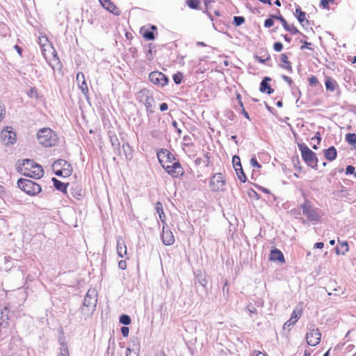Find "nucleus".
Returning <instances> with one entry per match:
<instances>
[{
  "instance_id": "f257e3e1",
  "label": "nucleus",
  "mask_w": 356,
  "mask_h": 356,
  "mask_svg": "<svg viewBox=\"0 0 356 356\" xmlns=\"http://www.w3.org/2000/svg\"><path fill=\"white\" fill-rule=\"evenodd\" d=\"M159 163L165 171L174 178H179L184 175V170L179 162L175 161L172 153L165 149L157 152Z\"/></svg>"
},
{
  "instance_id": "f03ea898",
  "label": "nucleus",
  "mask_w": 356,
  "mask_h": 356,
  "mask_svg": "<svg viewBox=\"0 0 356 356\" xmlns=\"http://www.w3.org/2000/svg\"><path fill=\"white\" fill-rule=\"evenodd\" d=\"M18 171L24 176L34 179H40L44 175L42 167L30 159L23 160L18 166Z\"/></svg>"
},
{
  "instance_id": "7ed1b4c3",
  "label": "nucleus",
  "mask_w": 356,
  "mask_h": 356,
  "mask_svg": "<svg viewBox=\"0 0 356 356\" xmlns=\"http://www.w3.org/2000/svg\"><path fill=\"white\" fill-rule=\"evenodd\" d=\"M39 143L45 147H53L58 143L57 134L49 128L40 129L37 134Z\"/></svg>"
},
{
  "instance_id": "20e7f679",
  "label": "nucleus",
  "mask_w": 356,
  "mask_h": 356,
  "mask_svg": "<svg viewBox=\"0 0 356 356\" xmlns=\"http://www.w3.org/2000/svg\"><path fill=\"white\" fill-rule=\"evenodd\" d=\"M298 147L300 151L302 159L305 162V163L312 168H316L318 166V160L316 156V154L312 151L305 143H298Z\"/></svg>"
},
{
  "instance_id": "39448f33",
  "label": "nucleus",
  "mask_w": 356,
  "mask_h": 356,
  "mask_svg": "<svg viewBox=\"0 0 356 356\" xmlns=\"http://www.w3.org/2000/svg\"><path fill=\"white\" fill-rule=\"evenodd\" d=\"M17 185L24 193L29 195H35L41 191V187L37 183L27 179H19Z\"/></svg>"
},
{
  "instance_id": "423d86ee",
  "label": "nucleus",
  "mask_w": 356,
  "mask_h": 356,
  "mask_svg": "<svg viewBox=\"0 0 356 356\" xmlns=\"http://www.w3.org/2000/svg\"><path fill=\"white\" fill-rule=\"evenodd\" d=\"M53 169L56 175L63 177H68L72 173L71 164L63 159L55 161L53 164Z\"/></svg>"
},
{
  "instance_id": "0eeeda50",
  "label": "nucleus",
  "mask_w": 356,
  "mask_h": 356,
  "mask_svg": "<svg viewBox=\"0 0 356 356\" xmlns=\"http://www.w3.org/2000/svg\"><path fill=\"white\" fill-rule=\"evenodd\" d=\"M302 213L305 215L307 220L312 222H318L321 218L318 210L314 207L309 200H305L301 205Z\"/></svg>"
},
{
  "instance_id": "6e6552de",
  "label": "nucleus",
  "mask_w": 356,
  "mask_h": 356,
  "mask_svg": "<svg viewBox=\"0 0 356 356\" xmlns=\"http://www.w3.org/2000/svg\"><path fill=\"white\" fill-rule=\"evenodd\" d=\"M41 50L45 60L52 67H54L59 63L58 56L52 44H48L47 47Z\"/></svg>"
},
{
  "instance_id": "1a4fd4ad",
  "label": "nucleus",
  "mask_w": 356,
  "mask_h": 356,
  "mask_svg": "<svg viewBox=\"0 0 356 356\" xmlns=\"http://www.w3.org/2000/svg\"><path fill=\"white\" fill-rule=\"evenodd\" d=\"M226 181L222 173L214 174L209 181V186L214 192L223 191L225 186Z\"/></svg>"
},
{
  "instance_id": "9d476101",
  "label": "nucleus",
  "mask_w": 356,
  "mask_h": 356,
  "mask_svg": "<svg viewBox=\"0 0 356 356\" xmlns=\"http://www.w3.org/2000/svg\"><path fill=\"white\" fill-rule=\"evenodd\" d=\"M149 81L158 87L163 88L168 84L169 79L163 73L154 71L149 74Z\"/></svg>"
},
{
  "instance_id": "9b49d317",
  "label": "nucleus",
  "mask_w": 356,
  "mask_h": 356,
  "mask_svg": "<svg viewBox=\"0 0 356 356\" xmlns=\"http://www.w3.org/2000/svg\"><path fill=\"white\" fill-rule=\"evenodd\" d=\"M321 334L319 330L314 327H310L306 334L307 342L312 346L318 345L321 341Z\"/></svg>"
},
{
  "instance_id": "f8f14e48",
  "label": "nucleus",
  "mask_w": 356,
  "mask_h": 356,
  "mask_svg": "<svg viewBox=\"0 0 356 356\" xmlns=\"http://www.w3.org/2000/svg\"><path fill=\"white\" fill-rule=\"evenodd\" d=\"M143 95L141 97V102L144 103L145 108L148 113H153L154 112V99L149 92L145 90L141 91Z\"/></svg>"
},
{
  "instance_id": "ddd939ff",
  "label": "nucleus",
  "mask_w": 356,
  "mask_h": 356,
  "mask_svg": "<svg viewBox=\"0 0 356 356\" xmlns=\"http://www.w3.org/2000/svg\"><path fill=\"white\" fill-rule=\"evenodd\" d=\"M1 137L6 145H13L17 140L15 132L13 131L10 127H6V129L2 130Z\"/></svg>"
},
{
  "instance_id": "4468645a",
  "label": "nucleus",
  "mask_w": 356,
  "mask_h": 356,
  "mask_svg": "<svg viewBox=\"0 0 356 356\" xmlns=\"http://www.w3.org/2000/svg\"><path fill=\"white\" fill-rule=\"evenodd\" d=\"M97 302V291H87L83 305L90 307L96 308Z\"/></svg>"
},
{
  "instance_id": "2eb2a0df",
  "label": "nucleus",
  "mask_w": 356,
  "mask_h": 356,
  "mask_svg": "<svg viewBox=\"0 0 356 356\" xmlns=\"http://www.w3.org/2000/svg\"><path fill=\"white\" fill-rule=\"evenodd\" d=\"M161 238L165 245H171L175 243V236L172 232L168 228V225L163 226Z\"/></svg>"
},
{
  "instance_id": "dca6fc26",
  "label": "nucleus",
  "mask_w": 356,
  "mask_h": 356,
  "mask_svg": "<svg viewBox=\"0 0 356 356\" xmlns=\"http://www.w3.org/2000/svg\"><path fill=\"white\" fill-rule=\"evenodd\" d=\"M76 80L82 93L88 97L89 95V90L84 74L82 72L77 73Z\"/></svg>"
},
{
  "instance_id": "f3484780",
  "label": "nucleus",
  "mask_w": 356,
  "mask_h": 356,
  "mask_svg": "<svg viewBox=\"0 0 356 356\" xmlns=\"http://www.w3.org/2000/svg\"><path fill=\"white\" fill-rule=\"evenodd\" d=\"M99 1L102 7L110 13L115 15H119L120 14L119 8L111 0H99Z\"/></svg>"
},
{
  "instance_id": "a211bd4d",
  "label": "nucleus",
  "mask_w": 356,
  "mask_h": 356,
  "mask_svg": "<svg viewBox=\"0 0 356 356\" xmlns=\"http://www.w3.org/2000/svg\"><path fill=\"white\" fill-rule=\"evenodd\" d=\"M95 310V308L90 307L89 306L83 305L81 308L80 318L83 321L90 319Z\"/></svg>"
},
{
  "instance_id": "6ab92c4d",
  "label": "nucleus",
  "mask_w": 356,
  "mask_h": 356,
  "mask_svg": "<svg viewBox=\"0 0 356 356\" xmlns=\"http://www.w3.org/2000/svg\"><path fill=\"white\" fill-rule=\"evenodd\" d=\"M280 67L281 68L286 70L289 72H291L293 71L291 63L286 54H282L280 56Z\"/></svg>"
},
{
  "instance_id": "aec40b11",
  "label": "nucleus",
  "mask_w": 356,
  "mask_h": 356,
  "mask_svg": "<svg viewBox=\"0 0 356 356\" xmlns=\"http://www.w3.org/2000/svg\"><path fill=\"white\" fill-rule=\"evenodd\" d=\"M295 15L302 26H307L309 25V23L306 17V13L300 7L296 8Z\"/></svg>"
},
{
  "instance_id": "412c9836",
  "label": "nucleus",
  "mask_w": 356,
  "mask_h": 356,
  "mask_svg": "<svg viewBox=\"0 0 356 356\" xmlns=\"http://www.w3.org/2000/svg\"><path fill=\"white\" fill-rule=\"evenodd\" d=\"M271 81V79L270 77H265L261 84L259 90L261 92H266L268 95L272 94L274 92V90L271 88L270 85L269 84V82Z\"/></svg>"
},
{
  "instance_id": "4be33fe9",
  "label": "nucleus",
  "mask_w": 356,
  "mask_h": 356,
  "mask_svg": "<svg viewBox=\"0 0 356 356\" xmlns=\"http://www.w3.org/2000/svg\"><path fill=\"white\" fill-rule=\"evenodd\" d=\"M127 245L125 241L119 237L117 240V253L120 257H123L127 254Z\"/></svg>"
},
{
  "instance_id": "5701e85b",
  "label": "nucleus",
  "mask_w": 356,
  "mask_h": 356,
  "mask_svg": "<svg viewBox=\"0 0 356 356\" xmlns=\"http://www.w3.org/2000/svg\"><path fill=\"white\" fill-rule=\"evenodd\" d=\"M270 259L274 261H279L282 264L285 262V259L282 252L278 249H274L271 250Z\"/></svg>"
},
{
  "instance_id": "b1692460",
  "label": "nucleus",
  "mask_w": 356,
  "mask_h": 356,
  "mask_svg": "<svg viewBox=\"0 0 356 356\" xmlns=\"http://www.w3.org/2000/svg\"><path fill=\"white\" fill-rule=\"evenodd\" d=\"M301 314V310H294L291 314V318L284 323V329H286V327H290L291 326L293 325L297 322L298 318L300 317Z\"/></svg>"
},
{
  "instance_id": "393cba45",
  "label": "nucleus",
  "mask_w": 356,
  "mask_h": 356,
  "mask_svg": "<svg viewBox=\"0 0 356 356\" xmlns=\"http://www.w3.org/2000/svg\"><path fill=\"white\" fill-rule=\"evenodd\" d=\"M324 157L329 161H334L337 156V149L332 146L327 149L323 150Z\"/></svg>"
},
{
  "instance_id": "a878e982",
  "label": "nucleus",
  "mask_w": 356,
  "mask_h": 356,
  "mask_svg": "<svg viewBox=\"0 0 356 356\" xmlns=\"http://www.w3.org/2000/svg\"><path fill=\"white\" fill-rule=\"evenodd\" d=\"M60 348L58 356H70L69 349L67 343L65 341L64 338L59 339Z\"/></svg>"
},
{
  "instance_id": "bb28decb",
  "label": "nucleus",
  "mask_w": 356,
  "mask_h": 356,
  "mask_svg": "<svg viewBox=\"0 0 356 356\" xmlns=\"http://www.w3.org/2000/svg\"><path fill=\"white\" fill-rule=\"evenodd\" d=\"M325 85L326 90L330 92L334 91L338 86L337 82L330 76H326Z\"/></svg>"
},
{
  "instance_id": "cd10ccee",
  "label": "nucleus",
  "mask_w": 356,
  "mask_h": 356,
  "mask_svg": "<svg viewBox=\"0 0 356 356\" xmlns=\"http://www.w3.org/2000/svg\"><path fill=\"white\" fill-rule=\"evenodd\" d=\"M52 181L54 183V187L56 189H58V191H60L63 193L67 192V187L68 186V184H64L56 178H53Z\"/></svg>"
},
{
  "instance_id": "c85d7f7f",
  "label": "nucleus",
  "mask_w": 356,
  "mask_h": 356,
  "mask_svg": "<svg viewBox=\"0 0 356 356\" xmlns=\"http://www.w3.org/2000/svg\"><path fill=\"white\" fill-rule=\"evenodd\" d=\"M9 310L7 307H4L3 310L0 312V325H3L4 323H7L8 320Z\"/></svg>"
},
{
  "instance_id": "c756f323",
  "label": "nucleus",
  "mask_w": 356,
  "mask_h": 356,
  "mask_svg": "<svg viewBox=\"0 0 356 356\" xmlns=\"http://www.w3.org/2000/svg\"><path fill=\"white\" fill-rule=\"evenodd\" d=\"M345 138L346 142L356 149V134H347Z\"/></svg>"
},
{
  "instance_id": "7c9ffc66",
  "label": "nucleus",
  "mask_w": 356,
  "mask_h": 356,
  "mask_svg": "<svg viewBox=\"0 0 356 356\" xmlns=\"http://www.w3.org/2000/svg\"><path fill=\"white\" fill-rule=\"evenodd\" d=\"M140 33L143 37L147 40H153L155 38L154 34L152 31L145 29L144 28H141Z\"/></svg>"
},
{
  "instance_id": "2f4dec72",
  "label": "nucleus",
  "mask_w": 356,
  "mask_h": 356,
  "mask_svg": "<svg viewBox=\"0 0 356 356\" xmlns=\"http://www.w3.org/2000/svg\"><path fill=\"white\" fill-rule=\"evenodd\" d=\"M155 209L156 212L159 213V218L162 222H164L165 220V214L163 211V208L161 202H157L156 203Z\"/></svg>"
},
{
  "instance_id": "473e14b6",
  "label": "nucleus",
  "mask_w": 356,
  "mask_h": 356,
  "mask_svg": "<svg viewBox=\"0 0 356 356\" xmlns=\"http://www.w3.org/2000/svg\"><path fill=\"white\" fill-rule=\"evenodd\" d=\"M38 42L40 44L41 49L47 47L48 44H51L49 41V39L45 35H40L38 38Z\"/></svg>"
},
{
  "instance_id": "72a5a7b5",
  "label": "nucleus",
  "mask_w": 356,
  "mask_h": 356,
  "mask_svg": "<svg viewBox=\"0 0 356 356\" xmlns=\"http://www.w3.org/2000/svg\"><path fill=\"white\" fill-rule=\"evenodd\" d=\"M340 248H337V253L345 254L348 251V244L346 241L340 243Z\"/></svg>"
},
{
  "instance_id": "f704fd0d",
  "label": "nucleus",
  "mask_w": 356,
  "mask_h": 356,
  "mask_svg": "<svg viewBox=\"0 0 356 356\" xmlns=\"http://www.w3.org/2000/svg\"><path fill=\"white\" fill-rule=\"evenodd\" d=\"M235 171H236V173L239 180L241 182L245 183L246 181V180H247V178H246V176H245V173L243 172L242 167L241 168L236 167Z\"/></svg>"
},
{
  "instance_id": "c9c22d12",
  "label": "nucleus",
  "mask_w": 356,
  "mask_h": 356,
  "mask_svg": "<svg viewBox=\"0 0 356 356\" xmlns=\"http://www.w3.org/2000/svg\"><path fill=\"white\" fill-rule=\"evenodd\" d=\"M186 5L191 9H198L200 1V0H186Z\"/></svg>"
},
{
  "instance_id": "e433bc0d",
  "label": "nucleus",
  "mask_w": 356,
  "mask_h": 356,
  "mask_svg": "<svg viewBox=\"0 0 356 356\" xmlns=\"http://www.w3.org/2000/svg\"><path fill=\"white\" fill-rule=\"evenodd\" d=\"M119 321L120 323H122L124 325H128L131 323V318L129 317V316H128L127 314H122L120 316Z\"/></svg>"
},
{
  "instance_id": "4c0bfd02",
  "label": "nucleus",
  "mask_w": 356,
  "mask_h": 356,
  "mask_svg": "<svg viewBox=\"0 0 356 356\" xmlns=\"http://www.w3.org/2000/svg\"><path fill=\"white\" fill-rule=\"evenodd\" d=\"M254 58L259 63H264L266 61L269 60L270 59V56L267 51H266L264 56H259L256 55L254 56Z\"/></svg>"
},
{
  "instance_id": "58836bf2",
  "label": "nucleus",
  "mask_w": 356,
  "mask_h": 356,
  "mask_svg": "<svg viewBox=\"0 0 356 356\" xmlns=\"http://www.w3.org/2000/svg\"><path fill=\"white\" fill-rule=\"evenodd\" d=\"M286 31H289L292 35H296L298 33H301L299 30L293 25V24H289L286 26L284 29Z\"/></svg>"
},
{
  "instance_id": "ea45409f",
  "label": "nucleus",
  "mask_w": 356,
  "mask_h": 356,
  "mask_svg": "<svg viewBox=\"0 0 356 356\" xmlns=\"http://www.w3.org/2000/svg\"><path fill=\"white\" fill-rule=\"evenodd\" d=\"M172 79L176 84H180L184 79V75L181 72H177L172 76Z\"/></svg>"
},
{
  "instance_id": "a19ab883",
  "label": "nucleus",
  "mask_w": 356,
  "mask_h": 356,
  "mask_svg": "<svg viewBox=\"0 0 356 356\" xmlns=\"http://www.w3.org/2000/svg\"><path fill=\"white\" fill-rule=\"evenodd\" d=\"M27 95L31 98H38V92L35 88H31L27 92Z\"/></svg>"
},
{
  "instance_id": "79ce46f5",
  "label": "nucleus",
  "mask_w": 356,
  "mask_h": 356,
  "mask_svg": "<svg viewBox=\"0 0 356 356\" xmlns=\"http://www.w3.org/2000/svg\"><path fill=\"white\" fill-rule=\"evenodd\" d=\"M232 163L234 169L236 170V167L241 168L242 165L241 164L240 158L238 156H234L232 158Z\"/></svg>"
},
{
  "instance_id": "37998d69",
  "label": "nucleus",
  "mask_w": 356,
  "mask_h": 356,
  "mask_svg": "<svg viewBox=\"0 0 356 356\" xmlns=\"http://www.w3.org/2000/svg\"><path fill=\"white\" fill-rule=\"evenodd\" d=\"M245 22V18L241 16H236L234 17V23L236 26H240Z\"/></svg>"
},
{
  "instance_id": "c03bdc74",
  "label": "nucleus",
  "mask_w": 356,
  "mask_h": 356,
  "mask_svg": "<svg viewBox=\"0 0 356 356\" xmlns=\"http://www.w3.org/2000/svg\"><path fill=\"white\" fill-rule=\"evenodd\" d=\"M308 81H309V83L310 84V86H316L319 83L316 76H315L314 75H312L311 76H309L308 78Z\"/></svg>"
},
{
  "instance_id": "a18cd8bd",
  "label": "nucleus",
  "mask_w": 356,
  "mask_h": 356,
  "mask_svg": "<svg viewBox=\"0 0 356 356\" xmlns=\"http://www.w3.org/2000/svg\"><path fill=\"white\" fill-rule=\"evenodd\" d=\"M334 0H321V6L325 9H329V4L333 3Z\"/></svg>"
},
{
  "instance_id": "49530a36",
  "label": "nucleus",
  "mask_w": 356,
  "mask_h": 356,
  "mask_svg": "<svg viewBox=\"0 0 356 356\" xmlns=\"http://www.w3.org/2000/svg\"><path fill=\"white\" fill-rule=\"evenodd\" d=\"M300 43L302 44L301 47H300V49L301 50H304L305 49H312L310 46L312 45V43L311 42H308L305 40H300Z\"/></svg>"
},
{
  "instance_id": "de8ad7c7",
  "label": "nucleus",
  "mask_w": 356,
  "mask_h": 356,
  "mask_svg": "<svg viewBox=\"0 0 356 356\" xmlns=\"http://www.w3.org/2000/svg\"><path fill=\"white\" fill-rule=\"evenodd\" d=\"M273 49L276 52H280L283 49V44L280 42H276L273 44Z\"/></svg>"
},
{
  "instance_id": "09e8293b",
  "label": "nucleus",
  "mask_w": 356,
  "mask_h": 356,
  "mask_svg": "<svg viewBox=\"0 0 356 356\" xmlns=\"http://www.w3.org/2000/svg\"><path fill=\"white\" fill-rule=\"evenodd\" d=\"M274 25V21L272 17L270 18L266 19L264 22V26L266 28L272 27Z\"/></svg>"
},
{
  "instance_id": "8fccbe9b",
  "label": "nucleus",
  "mask_w": 356,
  "mask_h": 356,
  "mask_svg": "<svg viewBox=\"0 0 356 356\" xmlns=\"http://www.w3.org/2000/svg\"><path fill=\"white\" fill-rule=\"evenodd\" d=\"M250 164L252 167L257 168H261V165L257 161V159L255 157H253L250 160Z\"/></svg>"
},
{
  "instance_id": "3c124183",
  "label": "nucleus",
  "mask_w": 356,
  "mask_h": 356,
  "mask_svg": "<svg viewBox=\"0 0 356 356\" xmlns=\"http://www.w3.org/2000/svg\"><path fill=\"white\" fill-rule=\"evenodd\" d=\"M121 332H122V334L124 337H128L129 335V329L128 327L127 326H123L122 328H121Z\"/></svg>"
},
{
  "instance_id": "603ef678",
  "label": "nucleus",
  "mask_w": 356,
  "mask_h": 356,
  "mask_svg": "<svg viewBox=\"0 0 356 356\" xmlns=\"http://www.w3.org/2000/svg\"><path fill=\"white\" fill-rule=\"evenodd\" d=\"M126 356H138V354L134 350H131L130 348H127L126 350Z\"/></svg>"
},
{
  "instance_id": "864d4df0",
  "label": "nucleus",
  "mask_w": 356,
  "mask_h": 356,
  "mask_svg": "<svg viewBox=\"0 0 356 356\" xmlns=\"http://www.w3.org/2000/svg\"><path fill=\"white\" fill-rule=\"evenodd\" d=\"M118 267L122 270H125L127 268V262L124 260H121L118 262Z\"/></svg>"
},
{
  "instance_id": "5fc2aeb1",
  "label": "nucleus",
  "mask_w": 356,
  "mask_h": 356,
  "mask_svg": "<svg viewBox=\"0 0 356 356\" xmlns=\"http://www.w3.org/2000/svg\"><path fill=\"white\" fill-rule=\"evenodd\" d=\"M5 108L4 106L2 105L1 103H0V122H1V120H3V116L5 115Z\"/></svg>"
},
{
  "instance_id": "6e6d98bb",
  "label": "nucleus",
  "mask_w": 356,
  "mask_h": 356,
  "mask_svg": "<svg viewBox=\"0 0 356 356\" xmlns=\"http://www.w3.org/2000/svg\"><path fill=\"white\" fill-rule=\"evenodd\" d=\"M355 171V167L353 165H348L346 169V173L347 175L348 174H353Z\"/></svg>"
},
{
  "instance_id": "4d7b16f0",
  "label": "nucleus",
  "mask_w": 356,
  "mask_h": 356,
  "mask_svg": "<svg viewBox=\"0 0 356 356\" xmlns=\"http://www.w3.org/2000/svg\"><path fill=\"white\" fill-rule=\"evenodd\" d=\"M236 99H237V101H238V104L240 105V107L241 108V107L244 106L243 104V102H242V97H241V94L238 93V92H236Z\"/></svg>"
},
{
  "instance_id": "13d9d810",
  "label": "nucleus",
  "mask_w": 356,
  "mask_h": 356,
  "mask_svg": "<svg viewBox=\"0 0 356 356\" xmlns=\"http://www.w3.org/2000/svg\"><path fill=\"white\" fill-rule=\"evenodd\" d=\"M168 109V105L166 103H162L160 105V110L161 111H165Z\"/></svg>"
},
{
  "instance_id": "bf43d9fd",
  "label": "nucleus",
  "mask_w": 356,
  "mask_h": 356,
  "mask_svg": "<svg viewBox=\"0 0 356 356\" xmlns=\"http://www.w3.org/2000/svg\"><path fill=\"white\" fill-rule=\"evenodd\" d=\"M247 308H248V312H249V313H250V314H254V313H256V312H257L256 308H255L254 307H253V306H251V307H250V305H248V306L247 307Z\"/></svg>"
},
{
  "instance_id": "052dcab7",
  "label": "nucleus",
  "mask_w": 356,
  "mask_h": 356,
  "mask_svg": "<svg viewBox=\"0 0 356 356\" xmlns=\"http://www.w3.org/2000/svg\"><path fill=\"white\" fill-rule=\"evenodd\" d=\"M254 356H267V355L264 353H262L259 350H254L253 353Z\"/></svg>"
},
{
  "instance_id": "680f3d73",
  "label": "nucleus",
  "mask_w": 356,
  "mask_h": 356,
  "mask_svg": "<svg viewBox=\"0 0 356 356\" xmlns=\"http://www.w3.org/2000/svg\"><path fill=\"white\" fill-rule=\"evenodd\" d=\"M324 247V243L323 242H318L314 244V248L322 249Z\"/></svg>"
},
{
  "instance_id": "e2e57ef3",
  "label": "nucleus",
  "mask_w": 356,
  "mask_h": 356,
  "mask_svg": "<svg viewBox=\"0 0 356 356\" xmlns=\"http://www.w3.org/2000/svg\"><path fill=\"white\" fill-rule=\"evenodd\" d=\"M259 190L264 193H267V194H270V192L268 189L264 188V187H262V186H259Z\"/></svg>"
},
{
  "instance_id": "0e129e2a",
  "label": "nucleus",
  "mask_w": 356,
  "mask_h": 356,
  "mask_svg": "<svg viewBox=\"0 0 356 356\" xmlns=\"http://www.w3.org/2000/svg\"><path fill=\"white\" fill-rule=\"evenodd\" d=\"M280 22L282 23V25L284 27V29H285L286 26L288 25V22L284 17L282 19H280Z\"/></svg>"
},
{
  "instance_id": "69168bd1",
  "label": "nucleus",
  "mask_w": 356,
  "mask_h": 356,
  "mask_svg": "<svg viewBox=\"0 0 356 356\" xmlns=\"http://www.w3.org/2000/svg\"><path fill=\"white\" fill-rule=\"evenodd\" d=\"M15 49H16L17 53L21 56L22 53V50L21 47L18 45H15Z\"/></svg>"
},
{
  "instance_id": "338daca9",
  "label": "nucleus",
  "mask_w": 356,
  "mask_h": 356,
  "mask_svg": "<svg viewBox=\"0 0 356 356\" xmlns=\"http://www.w3.org/2000/svg\"><path fill=\"white\" fill-rule=\"evenodd\" d=\"M241 108H242V112H243V113L244 116H245L246 118L250 119L249 115H248V113L245 111V108H244V106L241 107Z\"/></svg>"
},
{
  "instance_id": "774afa93",
  "label": "nucleus",
  "mask_w": 356,
  "mask_h": 356,
  "mask_svg": "<svg viewBox=\"0 0 356 356\" xmlns=\"http://www.w3.org/2000/svg\"><path fill=\"white\" fill-rule=\"evenodd\" d=\"M349 60L352 63H356V56H354L353 58H349Z\"/></svg>"
}]
</instances>
